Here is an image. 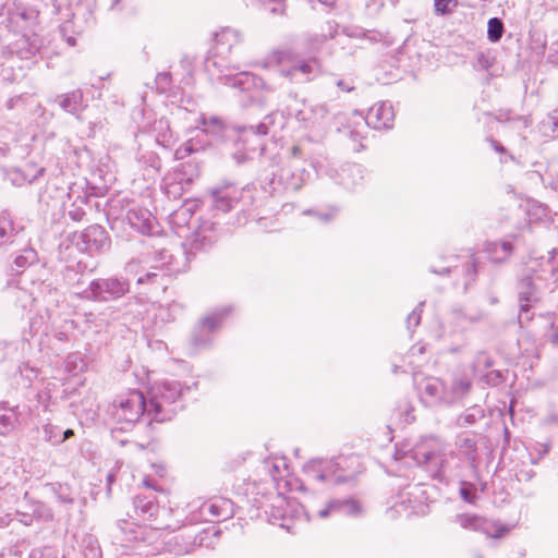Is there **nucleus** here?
<instances>
[{
	"label": "nucleus",
	"instance_id": "1",
	"mask_svg": "<svg viewBox=\"0 0 558 558\" xmlns=\"http://www.w3.org/2000/svg\"><path fill=\"white\" fill-rule=\"evenodd\" d=\"M135 520H119L114 545L121 555L153 554L149 549L161 536L162 531H175L181 526L179 520H172V509L159 507L150 497L136 496L134 499Z\"/></svg>",
	"mask_w": 558,
	"mask_h": 558
},
{
	"label": "nucleus",
	"instance_id": "2",
	"mask_svg": "<svg viewBox=\"0 0 558 558\" xmlns=\"http://www.w3.org/2000/svg\"><path fill=\"white\" fill-rule=\"evenodd\" d=\"M264 466L276 484V493L264 494L253 501L248 512L251 519H265L270 524H277L293 532V521H307L303 506L284 492L302 489V484L290 475L287 459L281 456L269 457Z\"/></svg>",
	"mask_w": 558,
	"mask_h": 558
},
{
	"label": "nucleus",
	"instance_id": "3",
	"mask_svg": "<svg viewBox=\"0 0 558 558\" xmlns=\"http://www.w3.org/2000/svg\"><path fill=\"white\" fill-rule=\"evenodd\" d=\"M554 278L558 281V251L553 250L548 255L530 257L523 269L519 283V320H530L529 308L538 300L537 289L543 281Z\"/></svg>",
	"mask_w": 558,
	"mask_h": 558
},
{
	"label": "nucleus",
	"instance_id": "4",
	"mask_svg": "<svg viewBox=\"0 0 558 558\" xmlns=\"http://www.w3.org/2000/svg\"><path fill=\"white\" fill-rule=\"evenodd\" d=\"M413 380L420 402L427 408L453 405L471 389V381L464 376L446 381L436 376L414 374Z\"/></svg>",
	"mask_w": 558,
	"mask_h": 558
},
{
	"label": "nucleus",
	"instance_id": "5",
	"mask_svg": "<svg viewBox=\"0 0 558 558\" xmlns=\"http://www.w3.org/2000/svg\"><path fill=\"white\" fill-rule=\"evenodd\" d=\"M408 456L418 465H424L433 477L445 472L450 452L446 445L435 436L422 437L409 451Z\"/></svg>",
	"mask_w": 558,
	"mask_h": 558
},
{
	"label": "nucleus",
	"instance_id": "6",
	"mask_svg": "<svg viewBox=\"0 0 558 558\" xmlns=\"http://www.w3.org/2000/svg\"><path fill=\"white\" fill-rule=\"evenodd\" d=\"M183 393L182 385L177 380H165L155 384L148 392V416L157 422L171 420L175 413L173 404Z\"/></svg>",
	"mask_w": 558,
	"mask_h": 558
},
{
	"label": "nucleus",
	"instance_id": "7",
	"mask_svg": "<svg viewBox=\"0 0 558 558\" xmlns=\"http://www.w3.org/2000/svg\"><path fill=\"white\" fill-rule=\"evenodd\" d=\"M549 219L550 210L546 205L535 199H526L505 216V229L510 227L517 231H524L532 223L543 222Z\"/></svg>",
	"mask_w": 558,
	"mask_h": 558
},
{
	"label": "nucleus",
	"instance_id": "8",
	"mask_svg": "<svg viewBox=\"0 0 558 558\" xmlns=\"http://www.w3.org/2000/svg\"><path fill=\"white\" fill-rule=\"evenodd\" d=\"M148 407L143 392L129 390L121 393L113 403V415L125 423H135L144 414L148 415Z\"/></svg>",
	"mask_w": 558,
	"mask_h": 558
},
{
	"label": "nucleus",
	"instance_id": "9",
	"mask_svg": "<svg viewBox=\"0 0 558 558\" xmlns=\"http://www.w3.org/2000/svg\"><path fill=\"white\" fill-rule=\"evenodd\" d=\"M130 284L125 279L106 278L93 280L89 286L77 294L93 301H109L123 296L129 292Z\"/></svg>",
	"mask_w": 558,
	"mask_h": 558
},
{
	"label": "nucleus",
	"instance_id": "10",
	"mask_svg": "<svg viewBox=\"0 0 558 558\" xmlns=\"http://www.w3.org/2000/svg\"><path fill=\"white\" fill-rule=\"evenodd\" d=\"M238 51L241 52V35L239 32L226 27L215 35L214 54L219 61H227L234 70H240L241 64L233 62L231 57Z\"/></svg>",
	"mask_w": 558,
	"mask_h": 558
},
{
	"label": "nucleus",
	"instance_id": "11",
	"mask_svg": "<svg viewBox=\"0 0 558 558\" xmlns=\"http://www.w3.org/2000/svg\"><path fill=\"white\" fill-rule=\"evenodd\" d=\"M24 492L20 483L0 480V527H5L12 522L14 508Z\"/></svg>",
	"mask_w": 558,
	"mask_h": 558
},
{
	"label": "nucleus",
	"instance_id": "12",
	"mask_svg": "<svg viewBox=\"0 0 558 558\" xmlns=\"http://www.w3.org/2000/svg\"><path fill=\"white\" fill-rule=\"evenodd\" d=\"M339 468L340 462L333 459H312L304 464L303 472L312 481H339L341 478L337 475Z\"/></svg>",
	"mask_w": 558,
	"mask_h": 558
},
{
	"label": "nucleus",
	"instance_id": "13",
	"mask_svg": "<svg viewBox=\"0 0 558 558\" xmlns=\"http://www.w3.org/2000/svg\"><path fill=\"white\" fill-rule=\"evenodd\" d=\"M231 306H222L215 312L204 316L195 327L193 340L196 344H206L209 342V333L220 328L222 320L231 314Z\"/></svg>",
	"mask_w": 558,
	"mask_h": 558
},
{
	"label": "nucleus",
	"instance_id": "14",
	"mask_svg": "<svg viewBox=\"0 0 558 558\" xmlns=\"http://www.w3.org/2000/svg\"><path fill=\"white\" fill-rule=\"evenodd\" d=\"M75 244L81 251L99 252L108 245L107 232L98 225L89 226L75 235Z\"/></svg>",
	"mask_w": 558,
	"mask_h": 558
},
{
	"label": "nucleus",
	"instance_id": "15",
	"mask_svg": "<svg viewBox=\"0 0 558 558\" xmlns=\"http://www.w3.org/2000/svg\"><path fill=\"white\" fill-rule=\"evenodd\" d=\"M294 114L299 122L307 129H320L327 119V109L323 105L294 104Z\"/></svg>",
	"mask_w": 558,
	"mask_h": 558
},
{
	"label": "nucleus",
	"instance_id": "16",
	"mask_svg": "<svg viewBox=\"0 0 558 558\" xmlns=\"http://www.w3.org/2000/svg\"><path fill=\"white\" fill-rule=\"evenodd\" d=\"M395 112L391 104L388 101H380L375 104L369 110L365 118L359 116L361 120L362 129H365V124L374 129H388L392 125Z\"/></svg>",
	"mask_w": 558,
	"mask_h": 558
},
{
	"label": "nucleus",
	"instance_id": "17",
	"mask_svg": "<svg viewBox=\"0 0 558 558\" xmlns=\"http://www.w3.org/2000/svg\"><path fill=\"white\" fill-rule=\"evenodd\" d=\"M38 11L33 8L15 5L8 11L9 26L15 32H35L37 25Z\"/></svg>",
	"mask_w": 558,
	"mask_h": 558
},
{
	"label": "nucleus",
	"instance_id": "18",
	"mask_svg": "<svg viewBox=\"0 0 558 558\" xmlns=\"http://www.w3.org/2000/svg\"><path fill=\"white\" fill-rule=\"evenodd\" d=\"M21 33V36L9 46V51L11 54H16L20 59L27 60L41 49L44 40L36 32Z\"/></svg>",
	"mask_w": 558,
	"mask_h": 558
},
{
	"label": "nucleus",
	"instance_id": "19",
	"mask_svg": "<svg viewBox=\"0 0 558 558\" xmlns=\"http://www.w3.org/2000/svg\"><path fill=\"white\" fill-rule=\"evenodd\" d=\"M130 226L142 234L158 233L159 225L151 213L142 207H132L126 214Z\"/></svg>",
	"mask_w": 558,
	"mask_h": 558
},
{
	"label": "nucleus",
	"instance_id": "20",
	"mask_svg": "<svg viewBox=\"0 0 558 558\" xmlns=\"http://www.w3.org/2000/svg\"><path fill=\"white\" fill-rule=\"evenodd\" d=\"M424 490L421 485L409 486L400 495L399 506L410 514H425L427 506L423 501Z\"/></svg>",
	"mask_w": 558,
	"mask_h": 558
},
{
	"label": "nucleus",
	"instance_id": "21",
	"mask_svg": "<svg viewBox=\"0 0 558 558\" xmlns=\"http://www.w3.org/2000/svg\"><path fill=\"white\" fill-rule=\"evenodd\" d=\"M332 513L356 518L362 515L363 507L361 502L355 499L331 500L317 512V515L322 519H326Z\"/></svg>",
	"mask_w": 558,
	"mask_h": 558
},
{
	"label": "nucleus",
	"instance_id": "22",
	"mask_svg": "<svg viewBox=\"0 0 558 558\" xmlns=\"http://www.w3.org/2000/svg\"><path fill=\"white\" fill-rule=\"evenodd\" d=\"M81 11L82 9L77 8L76 11L72 13V19L64 21L60 25V34L70 47L76 45V36L85 31L88 22L85 15L81 14Z\"/></svg>",
	"mask_w": 558,
	"mask_h": 558
},
{
	"label": "nucleus",
	"instance_id": "23",
	"mask_svg": "<svg viewBox=\"0 0 558 558\" xmlns=\"http://www.w3.org/2000/svg\"><path fill=\"white\" fill-rule=\"evenodd\" d=\"M197 128L213 137H220L222 135L231 137L233 134L241 133L242 131L241 128H230L226 125L222 120L215 116L208 118L201 116Z\"/></svg>",
	"mask_w": 558,
	"mask_h": 558
},
{
	"label": "nucleus",
	"instance_id": "24",
	"mask_svg": "<svg viewBox=\"0 0 558 558\" xmlns=\"http://www.w3.org/2000/svg\"><path fill=\"white\" fill-rule=\"evenodd\" d=\"M215 206L218 209L228 211L232 208L233 203L238 202L242 196V191H235L231 184L218 186L211 191Z\"/></svg>",
	"mask_w": 558,
	"mask_h": 558
},
{
	"label": "nucleus",
	"instance_id": "25",
	"mask_svg": "<svg viewBox=\"0 0 558 558\" xmlns=\"http://www.w3.org/2000/svg\"><path fill=\"white\" fill-rule=\"evenodd\" d=\"M513 245L510 240H501L499 242H487L483 252L486 258L494 263L506 260L512 254Z\"/></svg>",
	"mask_w": 558,
	"mask_h": 558
},
{
	"label": "nucleus",
	"instance_id": "26",
	"mask_svg": "<svg viewBox=\"0 0 558 558\" xmlns=\"http://www.w3.org/2000/svg\"><path fill=\"white\" fill-rule=\"evenodd\" d=\"M29 506L33 507L32 514L22 512L24 525L31 526L35 522H50L53 520V511L45 502L34 499V505Z\"/></svg>",
	"mask_w": 558,
	"mask_h": 558
},
{
	"label": "nucleus",
	"instance_id": "27",
	"mask_svg": "<svg viewBox=\"0 0 558 558\" xmlns=\"http://www.w3.org/2000/svg\"><path fill=\"white\" fill-rule=\"evenodd\" d=\"M45 168L38 167L35 163H26L23 168L12 172L11 180L15 185L31 184L41 177Z\"/></svg>",
	"mask_w": 558,
	"mask_h": 558
},
{
	"label": "nucleus",
	"instance_id": "28",
	"mask_svg": "<svg viewBox=\"0 0 558 558\" xmlns=\"http://www.w3.org/2000/svg\"><path fill=\"white\" fill-rule=\"evenodd\" d=\"M318 72L319 64L316 59L298 61L289 70L283 71V73L292 80H296L299 76H303L308 80L311 76H315Z\"/></svg>",
	"mask_w": 558,
	"mask_h": 558
},
{
	"label": "nucleus",
	"instance_id": "29",
	"mask_svg": "<svg viewBox=\"0 0 558 558\" xmlns=\"http://www.w3.org/2000/svg\"><path fill=\"white\" fill-rule=\"evenodd\" d=\"M456 446L459 453L470 463H474L477 459L476 437L471 434H461L457 437Z\"/></svg>",
	"mask_w": 558,
	"mask_h": 558
},
{
	"label": "nucleus",
	"instance_id": "30",
	"mask_svg": "<svg viewBox=\"0 0 558 558\" xmlns=\"http://www.w3.org/2000/svg\"><path fill=\"white\" fill-rule=\"evenodd\" d=\"M45 487L52 494L57 502L68 509L75 501V494L68 484L48 483Z\"/></svg>",
	"mask_w": 558,
	"mask_h": 558
},
{
	"label": "nucleus",
	"instance_id": "31",
	"mask_svg": "<svg viewBox=\"0 0 558 558\" xmlns=\"http://www.w3.org/2000/svg\"><path fill=\"white\" fill-rule=\"evenodd\" d=\"M153 263L149 269L159 270L162 275L180 271V268L174 265L173 256L166 250L156 253Z\"/></svg>",
	"mask_w": 558,
	"mask_h": 558
},
{
	"label": "nucleus",
	"instance_id": "32",
	"mask_svg": "<svg viewBox=\"0 0 558 558\" xmlns=\"http://www.w3.org/2000/svg\"><path fill=\"white\" fill-rule=\"evenodd\" d=\"M60 107L72 114L80 113L85 105L83 102V93L80 89L64 94L59 98Z\"/></svg>",
	"mask_w": 558,
	"mask_h": 558
},
{
	"label": "nucleus",
	"instance_id": "33",
	"mask_svg": "<svg viewBox=\"0 0 558 558\" xmlns=\"http://www.w3.org/2000/svg\"><path fill=\"white\" fill-rule=\"evenodd\" d=\"M44 439L51 445H60L74 435L72 429H65L61 432V428L57 425L47 423L44 425Z\"/></svg>",
	"mask_w": 558,
	"mask_h": 558
},
{
	"label": "nucleus",
	"instance_id": "34",
	"mask_svg": "<svg viewBox=\"0 0 558 558\" xmlns=\"http://www.w3.org/2000/svg\"><path fill=\"white\" fill-rule=\"evenodd\" d=\"M216 242V236L213 232L199 230L195 232L191 239V248L195 251H204L209 248Z\"/></svg>",
	"mask_w": 558,
	"mask_h": 558
},
{
	"label": "nucleus",
	"instance_id": "35",
	"mask_svg": "<svg viewBox=\"0 0 558 558\" xmlns=\"http://www.w3.org/2000/svg\"><path fill=\"white\" fill-rule=\"evenodd\" d=\"M510 531V527L499 521L494 520H482L481 532L486 534L489 537L498 538L504 536L506 533Z\"/></svg>",
	"mask_w": 558,
	"mask_h": 558
},
{
	"label": "nucleus",
	"instance_id": "36",
	"mask_svg": "<svg viewBox=\"0 0 558 558\" xmlns=\"http://www.w3.org/2000/svg\"><path fill=\"white\" fill-rule=\"evenodd\" d=\"M230 505L229 500H216L214 502L204 504L201 508V512L203 514H210L213 519H219L228 513Z\"/></svg>",
	"mask_w": 558,
	"mask_h": 558
},
{
	"label": "nucleus",
	"instance_id": "37",
	"mask_svg": "<svg viewBox=\"0 0 558 558\" xmlns=\"http://www.w3.org/2000/svg\"><path fill=\"white\" fill-rule=\"evenodd\" d=\"M17 416L12 409L0 408V435L10 434L16 426Z\"/></svg>",
	"mask_w": 558,
	"mask_h": 558
},
{
	"label": "nucleus",
	"instance_id": "38",
	"mask_svg": "<svg viewBox=\"0 0 558 558\" xmlns=\"http://www.w3.org/2000/svg\"><path fill=\"white\" fill-rule=\"evenodd\" d=\"M539 130L544 136H558V108L542 121Z\"/></svg>",
	"mask_w": 558,
	"mask_h": 558
},
{
	"label": "nucleus",
	"instance_id": "39",
	"mask_svg": "<svg viewBox=\"0 0 558 558\" xmlns=\"http://www.w3.org/2000/svg\"><path fill=\"white\" fill-rule=\"evenodd\" d=\"M37 260V254L33 248L24 250L20 255H17L14 259V270L20 272L26 266L34 264Z\"/></svg>",
	"mask_w": 558,
	"mask_h": 558
},
{
	"label": "nucleus",
	"instance_id": "40",
	"mask_svg": "<svg viewBox=\"0 0 558 558\" xmlns=\"http://www.w3.org/2000/svg\"><path fill=\"white\" fill-rule=\"evenodd\" d=\"M29 505H34V499L28 496L27 492H24L16 507L14 508L13 515L16 517L19 522L23 524V514L25 512L27 514H32V509Z\"/></svg>",
	"mask_w": 558,
	"mask_h": 558
},
{
	"label": "nucleus",
	"instance_id": "41",
	"mask_svg": "<svg viewBox=\"0 0 558 558\" xmlns=\"http://www.w3.org/2000/svg\"><path fill=\"white\" fill-rule=\"evenodd\" d=\"M504 34V23L498 17H492L487 23V37L492 43L500 40Z\"/></svg>",
	"mask_w": 558,
	"mask_h": 558
},
{
	"label": "nucleus",
	"instance_id": "42",
	"mask_svg": "<svg viewBox=\"0 0 558 558\" xmlns=\"http://www.w3.org/2000/svg\"><path fill=\"white\" fill-rule=\"evenodd\" d=\"M14 228L12 220L5 216H0V245L9 242L13 236Z\"/></svg>",
	"mask_w": 558,
	"mask_h": 558
},
{
	"label": "nucleus",
	"instance_id": "43",
	"mask_svg": "<svg viewBox=\"0 0 558 558\" xmlns=\"http://www.w3.org/2000/svg\"><path fill=\"white\" fill-rule=\"evenodd\" d=\"M494 58L490 52L481 51L476 54L473 66L477 71H488L493 65Z\"/></svg>",
	"mask_w": 558,
	"mask_h": 558
},
{
	"label": "nucleus",
	"instance_id": "44",
	"mask_svg": "<svg viewBox=\"0 0 558 558\" xmlns=\"http://www.w3.org/2000/svg\"><path fill=\"white\" fill-rule=\"evenodd\" d=\"M482 520L483 518L471 514H462L458 518V522L463 529H471L480 532L482 526Z\"/></svg>",
	"mask_w": 558,
	"mask_h": 558
},
{
	"label": "nucleus",
	"instance_id": "45",
	"mask_svg": "<svg viewBox=\"0 0 558 558\" xmlns=\"http://www.w3.org/2000/svg\"><path fill=\"white\" fill-rule=\"evenodd\" d=\"M266 10L274 15H283L286 12V0H258Z\"/></svg>",
	"mask_w": 558,
	"mask_h": 558
},
{
	"label": "nucleus",
	"instance_id": "46",
	"mask_svg": "<svg viewBox=\"0 0 558 558\" xmlns=\"http://www.w3.org/2000/svg\"><path fill=\"white\" fill-rule=\"evenodd\" d=\"M86 367L84 360L77 354H71L65 361V368L70 373L83 372Z\"/></svg>",
	"mask_w": 558,
	"mask_h": 558
},
{
	"label": "nucleus",
	"instance_id": "47",
	"mask_svg": "<svg viewBox=\"0 0 558 558\" xmlns=\"http://www.w3.org/2000/svg\"><path fill=\"white\" fill-rule=\"evenodd\" d=\"M292 60V53L287 49H278L271 52L269 56V63L284 64Z\"/></svg>",
	"mask_w": 558,
	"mask_h": 558
},
{
	"label": "nucleus",
	"instance_id": "48",
	"mask_svg": "<svg viewBox=\"0 0 558 558\" xmlns=\"http://www.w3.org/2000/svg\"><path fill=\"white\" fill-rule=\"evenodd\" d=\"M460 496L464 501L473 504L476 499L474 486L471 483L463 482L460 487Z\"/></svg>",
	"mask_w": 558,
	"mask_h": 558
},
{
	"label": "nucleus",
	"instance_id": "49",
	"mask_svg": "<svg viewBox=\"0 0 558 558\" xmlns=\"http://www.w3.org/2000/svg\"><path fill=\"white\" fill-rule=\"evenodd\" d=\"M162 189L169 196H173V197L181 195V193L183 191V189L180 184L172 182V179L170 175H167L163 179Z\"/></svg>",
	"mask_w": 558,
	"mask_h": 558
},
{
	"label": "nucleus",
	"instance_id": "50",
	"mask_svg": "<svg viewBox=\"0 0 558 558\" xmlns=\"http://www.w3.org/2000/svg\"><path fill=\"white\" fill-rule=\"evenodd\" d=\"M457 4V0H435L436 12L440 14H447L452 12Z\"/></svg>",
	"mask_w": 558,
	"mask_h": 558
},
{
	"label": "nucleus",
	"instance_id": "51",
	"mask_svg": "<svg viewBox=\"0 0 558 558\" xmlns=\"http://www.w3.org/2000/svg\"><path fill=\"white\" fill-rule=\"evenodd\" d=\"M242 76H243L242 72H239L235 74H227L223 77L225 84L229 85L231 87H234V88H239V90H242V84H243Z\"/></svg>",
	"mask_w": 558,
	"mask_h": 558
},
{
	"label": "nucleus",
	"instance_id": "52",
	"mask_svg": "<svg viewBox=\"0 0 558 558\" xmlns=\"http://www.w3.org/2000/svg\"><path fill=\"white\" fill-rule=\"evenodd\" d=\"M547 60L549 63L558 66V39L550 45Z\"/></svg>",
	"mask_w": 558,
	"mask_h": 558
},
{
	"label": "nucleus",
	"instance_id": "53",
	"mask_svg": "<svg viewBox=\"0 0 558 558\" xmlns=\"http://www.w3.org/2000/svg\"><path fill=\"white\" fill-rule=\"evenodd\" d=\"M420 320H421V311L418 308H415L411 314H409L408 318H407V324H408V327L410 328L411 326H417L420 324Z\"/></svg>",
	"mask_w": 558,
	"mask_h": 558
},
{
	"label": "nucleus",
	"instance_id": "54",
	"mask_svg": "<svg viewBox=\"0 0 558 558\" xmlns=\"http://www.w3.org/2000/svg\"><path fill=\"white\" fill-rule=\"evenodd\" d=\"M542 180L551 190L558 191V175L554 178L551 173H547L545 177H542Z\"/></svg>",
	"mask_w": 558,
	"mask_h": 558
},
{
	"label": "nucleus",
	"instance_id": "55",
	"mask_svg": "<svg viewBox=\"0 0 558 558\" xmlns=\"http://www.w3.org/2000/svg\"><path fill=\"white\" fill-rule=\"evenodd\" d=\"M13 350L14 347L12 344L0 341V361L7 359Z\"/></svg>",
	"mask_w": 558,
	"mask_h": 558
},
{
	"label": "nucleus",
	"instance_id": "56",
	"mask_svg": "<svg viewBox=\"0 0 558 558\" xmlns=\"http://www.w3.org/2000/svg\"><path fill=\"white\" fill-rule=\"evenodd\" d=\"M158 274L156 271L146 270L145 276H138L137 283L142 284L148 281H151L154 278H156Z\"/></svg>",
	"mask_w": 558,
	"mask_h": 558
},
{
	"label": "nucleus",
	"instance_id": "57",
	"mask_svg": "<svg viewBox=\"0 0 558 558\" xmlns=\"http://www.w3.org/2000/svg\"><path fill=\"white\" fill-rule=\"evenodd\" d=\"M337 86L343 92H351L354 88L353 83L349 80H338Z\"/></svg>",
	"mask_w": 558,
	"mask_h": 558
},
{
	"label": "nucleus",
	"instance_id": "58",
	"mask_svg": "<svg viewBox=\"0 0 558 558\" xmlns=\"http://www.w3.org/2000/svg\"><path fill=\"white\" fill-rule=\"evenodd\" d=\"M476 421V413H468L459 418V424H473Z\"/></svg>",
	"mask_w": 558,
	"mask_h": 558
},
{
	"label": "nucleus",
	"instance_id": "59",
	"mask_svg": "<svg viewBox=\"0 0 558 558\" xmlns=\"http://www.w3.org/2000/svg\"><path fill=\"white\" fill-rule=\"evenodd\" d=\"M138 268H140L138 263H136V262H131V263H129V264L126 265V267H125V272H126L128 275H134V276H136V275H138Z\"/></svg>",
	"mask_w": 558,
	"mask_h": 558
},
{
	"label": "nucleus",
	"instance_id": "60",
	"mask_svg": "<svg viewBox=\"0 0 558 558\" xmlns=\"http://www.w3.org/2000/svg\"><path fill=\"white\" fill-rule=\"evenodd\" d=\"M426 350V347L423 345V344H415L412 349H411V355H416V354H423Z\"/></svg>",
	"mask_w": 558,
	"mask_h": 558
},
{
	"label": "nucleus",
	"instance_id": "61",
	"mask_svg": "<svg viewBox=\"0 0 558 558\" xmlns=\"http://www.w3.org/2000/svg\"><path fill=\"white\" fill-rule=\"evenodd\" d=\"M151 468L155 470V473H156L157 475H159V476H163L165 471H166V469H165V465H163V464H161V463H153V464H151Z\"/></svg>",
	"mask_w": 558,
	"mask_h": 558
},
{
	"label": "nucleus",
	"instance_id": "62",
	"mask_svg": "<svg viewBox=\"0 0 558 558\" xmlns=\"http://www.w3.org/2000/svg\"><path fill=\"white\" fill-rule=\"evenodd\" d=\"M490 144H492V147L498 151V153H505V148L504 146H501L499 143H497L496 141L492 140L490 141Z\"/></svg>",
	"mask_w": 558,
	"mask_h": 558
},
{
	"label": "nucleus",
	"instance_id": "63",
	"mask_svg": "<svg viewBox=\"0 0 558 558\" xmlns=\"http://www.w3.org/2000/svg\"><path fill=\"white\" fill-rule=\"evenodd\" d=\"M333 216H335V213L333 211H329L327 214L319 215V219L323 220V221H328V220L332 219Z\"/></svg>",
	"mask_w": 558,
	"mask_h": 558
},
{
	"label": "nucleus",
	"instance_id": "64",
	"mask_svg": "<svg viewBox=\"0 0 558 558\" xmlns=\"http://www.w3.org/2000/svg\"><path fill=\"white\" fill-rule=\"evenodd\" d=\"M233 158L235 159V161H236L238 163H241V162H242V160H243V155H242V154H240V149H239L238 151L233 153Z\"/></svg>",
	"mask_w": 558,
	"mask_h": 558
}]
</instances>
